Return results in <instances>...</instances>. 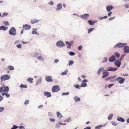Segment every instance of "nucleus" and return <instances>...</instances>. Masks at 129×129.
<instances>
[{"mask_svg": "<svg viewBox=\"0 0 129 129\" xmlns=\"http://www.w3.org/2000/svg\"><path fill=\"white\" fill-rule=\"evenodd\" d=\"M49 119V120L51 122H54L55 121V119H54L52 118H50Z\"/></svg>", "mask_w": 129, "mask_h": 129, "instance_id": "864d4df0", "label": "nucleus"}, {"mask_svg": "<svg viewBox=\"0 0 129 129\" xmlns=\"http://www.w3.org/2000/svg\"><path fill=\"white\" fill-rule=\"evenodd\" d=\"M29 100H26L24 102V104L25 105H27L28 104H29Z\"/></svg>", "mask_w": 129, "mask_h": 129, "instance_id": "c03bdc74", "label": "nucleus"}, {"mask_svg": "<svg viewBox=\"0 0 129 129\" xmlns=\"http://www.w3.org/2000/svg\"><path fill=\"white\" fill-rule=\"evenodd\" d=\"M40 20L34 19L33 20H31V23L32 24L37 23Z\"/></svg>", "mask_w": 129, "mask_h": 129, "instance_id": "aec40b11", "label": "nucleus"}, {"mask_svg": "<svg viewBox=\"0 0 129 129\" xmlns=\"http://www.w3.org/2000/svg\"><path fill=\"white\" fill-rule=\"evenodd\" d=\"M69 92H63L62 93V95L64 96L66 95H68L69 94Z\"/></svg>", "mask_w": 129, "mask_h": 129, "instance_id": "09e8293b", "label": "nucleus"}, {"mask_svg": "<svg viewBox=\"0 0 129 129\" xmlns=\"http://www.w3.org/2000/svg\"><path fill=\"white\" fill-rule=\"evenodd\" d=\"M125 54H123L120 57V60H122L123 58V57L125 56Z\"/></svg>", "mask_w": 129, "mask_h": 129, "instance_id": "603ef678", "label": "nucleus"}, {"mask_svg": "<svg viewBox=\"0 0 129 129\" xmlns=\"http://www.w3.org/2000/svg\"><path fill=\"white\" fill-rule=\"evenodd\" d=\"M37 58L38 60L42 61H43L44 60V58L43 57H42L40 55L38 56V57H37Z\"/></svg>", "mask_w": 129, "mask_h": 129, "instance_id": "a878e982", "label": "nucleus"}, {"mask_svg": "<svg viewBox=\"0 0 129 129\" xmlns=\"http://www.w3.org/2000/svg\"><path fill=\"white\" fill-rule=\"evenodd\" d=\"M8 67V68H9L10 70H13L14 69V67L12 66H9Z\"/></svg>", "mask_w": 129, "mask_h": 129, "instance_id": "ea45409f", "label": "nucleus"}, {"mask_svg": "<svg viewBox=\"0 0 129 129\" xmlns=\"http://www.w3.org/2000/svg\"><path fill=\"white\" fill-rule=\"evenodd\" d=\"M13 127L11 128V129H16L18 128V126H17L15 125H13Z\"/></svg>", "mask_w": 129, "mask_h": 129, "instance_id": "de8ad7c7", "label": "nucleus"}, {"mask_svg": "<svg viewBox=\"0 0 129 129\" xmlns=\"http://www.w3.org/2000/svg\"><path fill=\"white\" fill-rule=\"evenodd\" d=\"M89 15L88 14H85L82 15H80L79 17L83 19L86 20L88 17Z\"/></svg>", "mask_w": 129, "mask_h": 129, "instance_id": "1a4fd4ad", "label": "nucleus"}, {"mask_svg": "<svg viewBox=\"0 0 129 129\" xmlns=\"http://www.w3.org/2000/svg\"><path fill=\"white\" fill-rule=\"evenodd\" d=\"M4 88L3 91L4 92H8L9 90V88L8 86H5L4 85L2 86Z\"/></svg>", "mask_w": 129, "mask_h": 129, "instance_id": "4468645a", "label": "nucleus"}, {"mask_svg": "<svg viewBox=\"0 0 129 129\" xmlns=\"http://www.w3.org/2000/svg\"><path fill=\"white\" fill-rule=\"evenodd\" d=\"M60 122H59V123H57L56 124L55 127V128H58L60 127Z\"/></svg>", "mask_w": 129, "mask_h": 129, "instance_id": "72a5a7b5", "label": "nucleus"}, {"mask_svg": "<svg viewBox=\"0 0 129 129\" xmlns=\"http://www.w3.org/2000/svg\"><path fill=\"white\" fill-rule=\"evenodd\" d=\"M91 127L89 126L87 127L84 129H91Z\"/></svg>", "mask_w": 129, "mask_h": 129, "instance_id": "774afa93", "label": "nucleus"}, {"mask_svg": "<svg viewBox=\"0 0 129 129\" xmlns=\"http://www.w3.org/2000/svg\"><path fill=\"white\" fill-rule=\"evenodd\" d=\"M56 46L57 47L61 48L64 46L65 44L62 41L60 40L56 42Z\"/></svg>", "mask_w": 129, "mask_h": 129, "instance_id": "f257e3e1", "label": "nucleus"}, {"mask_svg": "<svg viewBox=\"0 0 129 129\" xmlns=\"http://www.w3.org/2000/svg\"><path fill=\"white\" fill-rule=\"evenodd\" d=\"M74 63V62L73 61H70L69 62L68 65L69 66H70L71 65H72Z\"/></svg>", "mask_w": 129, "mask_h": 129, "instance_id": "a19ab883", "label": "nucleus"}, {"mask_svg": "<svg viewBox=\"0 0 129 129\" xmlns=\"http://www.w3.org/2000/svg\"><path fill=\"white\" fill-rule=\"evenodd\" d=\"M4 109L3 107H0V112H2L4 110Z\"/></svg>", "mask_w": 129, "mask_h": 129, "instance_id": "8fccbe9b", "label": "nucleus"}, {"mask_svg": "<svg viewBox=\"0 0 129 129\" xmlns=\"http://www.w3.org/2000/svg\"><path fill=\"white\" fill-rule=\"evenodd\" d=\"M65 43L67 46V48H68L70 49L71 48L70 43L68 41H66L65 42Z\"/></svg>", "mask_w": 129, "mask_h": 129, "instance_id": "5701e85b", "label": "nucleus"}, {"mask_svg": "<svg viewBox=\"0 0 129 129\" xmlns=\"http://www.w3.org/2000/svg\"><path fill=\"white\" fill-rule=\"evenodd\" d=\"M114 64L115 65L119 67L121 65V62L119 59H117L114 62Z\"/></svg>", "mask_w": 129, "mask_h": 129, "instance_id": "9b49d317", "label": "nucleus"}, {"mask_svg": "<svg viewBox=\"0 0 129 129\" xmlns=\"http://www.w3.org/2000/svg\"><path fill=\"white\" fill-rule=\"evenodd\" d=\"M17 47L19 48H21L22 47V45L20 44H18L16 45Z\"/></svg>", "mask_w": 129, "mask_h": 129, "instance_id": "a18cd8bd", "label": "nucleus"}, {"mask_svg": "<svg viewBox=\"0 0 129 129\" xmlns=\"http://www.w3.org/2000/svg\"><path fill=\"white\" fill-rule=\"evenodd\" d=\"M117 69V68H114L112 67L109 66L107 67V70L111 71H114L116 70Z\"/></svg>", "mask_w": 129, "mask_h": 129, "instance_id": "6e6552de", "label": "nucleus"}, {"mask_svg": "<svg viewBox=\"0 0 129 129\" xmlns=\"http://www.w3.org/2000/svg\"><path fill=\"white\" fill-rule=\"evenodd\" d=\"M9 34L11 35H16V29L14 27H12L9 31Z\"/></svg>", "mask_w": 129, "mask_h": 129, "instance_id": "7ed1b4c3", "label": "nucleus"}, {"mask_svg": "<svg viewBox=\"0 0 129 129\" xmlns=\"http://www.w3.org/2000/svg\"><path fill=\"white\" fill-rule=\"evenodd\" d=\"M8 15V13L6 12H4L3 13L2 17H4L7 16Z\"/></svg>", "mask_w": 129, "mask_h": 129, "instance_id": "5fc2aeb1", "label": "nucleus"}, {"mask_svg": "<svg viewBox=\"0 0 129 129\" xmlns=\"http://www.w3.org/2000/svg\"><path fill=\"white\" fill-rule=\"evenodd\" d=\"M127 45V43H118L116 44L114 46V47H116L118 46V48H120L123 47L124 46H125Z\"/></svg>", "mask_w": 129, "mask_h": 129, "instance_id": "423d86ee", "label": "nucleus"}, {"mask_svg": "<svg viewBox=\"0 0 129 129\" xmlns=\"http://www.w3.org/2000/svg\"><path fill=\"white\" fill-rule=\"evenodd\" d=\"M88 81L86 79H84L83 80L82 82L83 83H85V82H87Z\"/></svg>", "mask_w": 129, "mask_h": 129, "instance_id": "0e129e2a", "label": "nucleus"}, {"mask_svg": "<svg viewBox=\"0 0 129 129\" xmlns=\"http://www.w3.org/2000/svg\"><path fill=\"white\" fill-rule=\"evenodd\" d=\"M112 125L114 126H116L117 125V123L115 122L112 121Z\"/></svg>", "mask_w": 129, "mask_h": 129, "instance_id": "3c124183", "label": "nucleus"}, {"mask_svg": "<svg viewBox=\"0 0 129 129\" xmlns=\"http://www.w3.org/2000/svg\"><path fill=\"white\" fill-rule=\"evenodd\" d=\"M69 54L70 56H74L75 54V53L72 51H70L69 52Z\"/></svg>", "mask_w": 129, "mask_h": 129, "instance_id": "f704fd0d", "label": "nucleus"}, {"mask_svg": "<svg viewBox=\"0 0 129 129\" xmlns=\"http://www.w3.org/2000/svg\"><path fill=\"white\" fill-rule=\"evenodd\" d=\"M33 80V79L31 78H29L27 79L28 81L30 83H31L33 82V81H32Z\"/></svg>", "mask_w": 129, "mask_h": 129, "instance_id": "e433bc0d", "label": "nucleus"}, {"mask_svg": "<svg viewBox=\"0 0 129 129\" xmlns=\"http://www.w3.org/2000/svg\"><path fill=\"white\" fill-rule=\"evenodd\" d=\"M87 86V84L86 83H83L81 85L80 87H85Z\"/></svg>", "mask_w": 129, "mask_h": 129, "instance_id": "473e14b6", "label": "nucleus"}, {"mask_svg": "<svg viewBox=\"0 0 129 129\" xmlns=\"http://www.w3.org/2000/svg\"><path fill=\"white\" fill-rule=\"evenodd\" d=\"M97 22V20H94L92 21L91 20H89L88 22L90 25H94Z\"/></svg>", "mask_w": 129, "mask_h": 129, "instance_id": "dca6fc26", "label": "nucleus"}, {"mask_svg": "<svg viewBox=\"0 0 129 129\" xmlns=\"http://www.w3.org/2000/svg\"><path fill=\"white\" fill-rule=\"evenodd\" d=\"M41 81L42 80L41 78H40L37 81L36 84V85L37 86L38 84H40L41 83Z\"/></svg>", "mask_w": 129, "mask_h": 129, "instance_id": "393cba45", "label": "nucleus"}, {"mask_svg": "<svg viewBox=\"0 0 129 129\" xmlns=\"http://www.w3.org/2000/svg\"><path fill=\"white\" fill-rule=\"evenodd\" d=\"M113 116V114H110L108 117V119L109 120H111V119L112 117Z\"/></svg>", "mask_w": 129, "mask_h": 129, "instance_id": "4c0bfd02", "label": "nucleus"}, {"mask_svg": "<svg viewBox=\"0 0 129 129\" xmlns=\"http://www.w3.org/2000/svg\"><path fill=\"white\" fill-rule=\"evenodd\" d=\"M10 75L7 74L3 75H1L0 77V79L1 81L3 80L5 81L6 80H8L10 79Z\"/></svg>", "mask_w": 129, "mask_h": 129, "instance_id": "f03ea898", "label": "nucleus"}, {"mask_svg": "<svg viewBox=\"0 0 129 129\" xmlns=\"http://www.w3.org/2000/svg\"><path fill=\"white\" fill-rule=\"evenodd\" d=\"M7 27H5L3 26H2L0 27V30H3L4 31L7 30L8 29Z\"/></svg>", "mask_w": 129, "mask_h": 129, "instance_id": "412c9836", "label": "nucleus"}, {"mask_svg": "<svg viewBox=\"0 0 129 129\" xmlns=\"http://www.w3.org/2000/svg\"><path fill=\"white\" fill-rule=\"evenodd\" d=\"M74 100L76 102L79 101L81 100L80 98L77 96H75L74 97Z\"/></svg>", "mask_w": 129, "mask_h": 129, "instance_id": "b1692460", "label": "nucleus"}, {"mask_svg": "<svg viewBox=\"0 0 129 129\" xmlns=\"http://www.w3.org/2000/svg\"><path fill=\"white\" fill-rule=\"evenodd\" d=\"M68 72V70H66L65 71L62 72L61 73V74L62 75H66Z\"/></svg>", "mask_w": 129, "mask_h": 129, "instance_id": "58836bf2", "label": "nucleus"}, {"mask_svg": "<svg viewBox=\"0 0 129 129\" xmlns=\"http://www.w3.org/2000/svg\"><path fill=\"white\" fill-rule=\"evenodd\" d=\"M57 8H56V10H61L62 9V4L61 3H59L57 5Z\"/></svg>", "mask_w": 129, "mask_h": 129, "instance_id": "a211bd4d", "label": "nucleus"}, {"mask_svg": "<svg viewBox=\"0 0 129 129\" xmlns=\"http://www.w3.org/2000/svg\"><path fill=\"white\" fill-rule=\"evenodd\" d=\"M82 47V46L80 45L78 47V50H81Z\"/></svg>", "mask_w": 129, "mask_h": 129, "instance_id": "6e6d98bb", "label": "nucleus"}, {"mask_svg": "<svg viewBox=\"0 0 129 129\" xmlns=\"http://www.w3.org/2000/svg\"><path fill=\"white\" fill-rule=\"evenodd\" d=\"M115 18V17L114 16L112 17H110L109 19V21H111L113 20Z\"/></svg>", "mask_w": 129, "mask_h": 129, "instance_id": "13d9d810", "label": "nucleus"}, {"mask_svg": "<svg viewBox=\"0 0 129 129\" xmlns=\"http://www.w3.org/2000/svg\"><path fill=\"white\" fill-rule=\"evenodd\" d=\"M60 90L59 86L58 85L54 86L52 87V91L53 92H57Z\"/></svg>", "mask_w": 129, "mask_h": 129, "instance_id": "20e7f679", "label": "nucleus"}, {"mask_svg": "<svg viewBox=\"0 0 129 129\" xmlns=\"http://www.w3.org/2000/svg\"><path fill=\"white\" fill-rule=\"evenodd\" d=\"M20 87L21 88H26L27 87V86L25 85H24L23 84H21L20 86Z\"/></svg>", "mask_w": 129, "mask_h": 129, "instance_id": "2f4dec72", "label": "nucleus"}, {"mask_svg": "<svg viewBox=\"0 0 129 129\" xmlns=\"http://www.w3.org/2000/svg\"><path fill=\"white\" fill-rule=\"evenodd\" d=\"M114 54L115 55L116 57L117 58H118L120 56V54L119 53H118L117 52H116L114 53Z\"/></svg>", "mask_w": 129, "mask_h": 129, "instance_id": "c85d7f7f", "label": "nucleus"}, {"mask_svg": "<svg viewBox=\"0 0 129 129\" xmlns=\"http://www.w3.org/2000/svg\"><path fill=\"white\" fill-rule=\"evenodd\" d=\"M104 70V68L103 67L100 68L98 70V74L99 75L101 72L102 71V70Z\"/></svg>", "mask_w": 129, "mask_h": 129, "instance_id": "cd10ccee", "label": "nucleus"}, {"mask_svg": "<svg viewBox=\"0 0 129 129\" xmlns=\"http://www.w3.org/2000/svg\"><path fill=\"white\" fill-rule=\"evenodd\" d=\"M117 120L119 121H120L122 122H124L125 120L123 118L121 117H119L117 118Z\"/></svg>", "mask_w": 129, "mask_h": 129, "instance_id": "4be33fe9", "label": "nucleus"}, {"mask_svg": "<svg viewBox=\"0 0 129 129\" xmlns=\"http://www.w3.org/2000/svg\"><path fill=\"white\" fill-rule=\"evenodd\" d=\"M74 87L78 89H80V88L79 86V85H73Z\"/></svg>", "mask_w": 129, "mask_h": 129, "instance_id": "79ce46f5", "label": "nucleus"}, {"mask_svg": "<svg viewBox=\"0 0 129 129\" xmlns=\"http://www.w3.org/2000/svg\"><path fill=\"white\" fill-rule=\"evenodd\" d=\"M46 80L48 82H51L53 81L52 79H51V77L50 76H47L45 77Z\"/></svg>", "mask_w": 129, "mask_h": 129, "instance_id": "ddd939ff", "label": "nucleus"}, {"mask_svg": "<svg viewBox=\"0 0 129 129\" xmlns=\"http://www.w3.org/2000/svg\"><path fill=\"white\" fill-rule=\"evenodd\" d=\"M94 29V28H91L90 29H89L88 31V33H90Z\"/></svg>", "mask_w": 129, "mask_h": 129, "instance_id": "37998d69", "label": "nucleus"}, {"mask_svg": "<svg viewBox=\"0 0 129 129\" xmlns=\"http://www.w3.org/2000/svg\"><path fill=\"white\" fill-rule=\"evenodd\" d=\"M107 58L106 57H104V59L103 62H106L107 61Z\"/></svg>", "mask_w": 129, "mask_h": 129, "instance_id": "4d7b16f0", "label": "nucleus"}, {"mask_svg": "<svg viewBox=\"0 0 129 129\" xmlns=\"http://www.w3.org/2000/svg\"><path fill=\"white\" fill-rule=\"evenodd\" d=\"M5 95H6V97L7 98H9L10 96V94L7 93H6Z\"/></svg>", "mask_w": 129, "mask_h": 129, "instance_id": "338daca9", "label": "nucleus"}, {"mask_svg": "<svg viewBox=\"0 0 129 129\" xmlns=\"http://www.w3.org/2000/svg\"><path fill=\"white\" fill-rule=\"evenodd\" d=\"M71 117H69L67 118L66 120H65L64 121V122H70V121H71Z\"/></svg>", "mask_w": 129, "mask_h": 129, "instance_id": "c756f323", "label": "nucleus"}, {"mask_svg": "<svg viewBox=\"0 0 129 129\" xmlns=\"http://www.w3.org/2000/svg\"><path fill=\"white\" fill-rule=\"evenodd\" d=\"M32 33L33 34H35L38 35H39V34L38 33L37 31L34 30H33L32 31Z\"/></svg>", "mask_w": 129, "mask_h": 129, "instance_id": "49530a36", "label": "nucleus"}, {"mask_svg": "<svg viewBox=\"0 0 129 129\" xmlns=\"http://www.w3.org/2000/svg\"><path fill=\"white\" fill-rule=\"evenodd\" d=\"M54 3L53 2L51 1L48 3V4L51 5H53L54 4Z\"/></svg>", "mask_w": 129, "mask_h": 129, "instance_id": "bf43d9fd", "label": "nucleus"}, {"mask_svg": "<svg viewBox=\"0 0 129 129\" xmlns=\"http://www.w3.org/2000/svg\"><path fill=\"white\" fill-rule=\"evenodd\" d=\"M59 60L58 59H55L54 60V63H57L59 61Z\"/></svg>", "mask_w": 129, "mask_h": 129, "instance_id": "e2e57ef3", "label": "nucleus"}, {"mask_svg": "<svg viewBox=\"0 0 129 129\" xmlns=\"http://www.w3.org/2000/svg\"><path fill=\"white\" fill-rule=\"evenodd\" d=\"M113 84H109L108 85V87L109 88H110L113 85Z\"/></svg>", "mask_w": 129, "mask_h": 129, "instance_id": "69168bd1", "label": "nucleus"}, {"mask_svg": "<svg viewBox=\"0 0 129 129\" xmlns=\"http://www.w3.org/2000/svg\"><path fill=\"white\" fill-rule=\"evenodd\" d=\"M103 126L102 125H99L96 126L95 128V129H101V127Z\"/></svg>", "mask_w": 129, "mask_h": 129, "instance_id": "c9c22d12", "label": "nucleus"}, {"mask_svg": "<svg viewBox=\"0 0 129 129\" xmlns=\"http://www.w3.org/2000/svg\"><path fill=\"white\" fill-rule=\"evenodd\" d=\"M3 23L6 26H8L9 25V23L7 21H4Z\"/></svg>", "mask_w": 129, "mask_h": 129, "instance_id": "7c9ffc66", "label": "nucleus"}, {"mask_svg": "<svg viewBox=\"0 0 129 129\" xmlns=\"http://www.w3.org/2000/svg\"><path fill=\"white\" fill-rule=\"evenodd\" d=\"M114 8L113 6L112 5H108L106 7V10L108 12H110Z\"/></svg>", "mask_w": 129, "mask_h": 129, "instance_id": "f8f14e48", "label": "nucleus"}, {"mask_svg": "<svg viewBox=\"0 0 129 129\" xmlns=\"http://www.w3.org/2000/svg\"><path fill=\"white\" fill-rule=\"evenodd\" d=\"M3 87L2 86L0 87V93L2 92L3 91Z\"/></svg>", "mask_w": 129, "mask_h": 129, "instance_id": "680f3d73", "label": "nucleus"}, {"mask_svg": "<svg viewBox=\"0 0 129 129\" xmlns=\"http://www.w3.org/2000/svg\"><path fill=\"white\" fill-rule=\"evenodd\" d=\"M23 27L24 28L25 30H29L31 28V26L29 25H28L27 24H26L24 25L23 26Z\"/></svg>", "mask_w": 129, "mask_h": 129, "instance_id": "6ab92c4d", "label": "nucleus"}, {"mask_svg": "<svg viewBox=\"0 0 129 129\" xmlns=\"http://www.w3.org/2000/svg\"><path fill=\"white\" fill-rule=\"evenodd\" d=\"M115 60V57L114 55H113L109 58L108 60L109 62H112L114 61Z\"/></svg>", "mask_w": 129, "mask_h": 129, "instance_id": "9d476101", "label": "nucleus"}, {"mask_svg": "<svg viewBox=\"0 0 129 129\" xmlns=\"http://www.w3.org/2000/svg\"><path fill=\"white\" fill-rule=\"evenodd\" d=\"M102 74V78H104L108 76L109 73L107 70H105L103 72Z\"/></svg>", "mask_w": 129, "mask_h": 129, "instance_id": "0eeeda50", "label": "nucleus"}, {"mask_svg": "<svg viewBox=\"0 0 129 129\" xmlns=\"http://www.w3.org/2000/svg\"><path fill=\"white\" fill-rule=\"evenodd\" d=\"M112 13V12H110L109 13H108V14L107 15L108 17L110 16Z\"/></svg>", "mask_w": 129, "mask_h": 129, "instance_id": "052dcab7", "label": "nucleus"}, {"mask_svg": "<svg viewBox=\"0 0 129 129\" xmlns=\"http://www.w3.org/2000/svg\"><path fill=\"white\" fill-rule=\"evenodd\" d=\"M44 95L46 96L47 97H51V93L49 92L46 91H45L44 92Z\"/></svg>", "mask_w": 129, "mask_h": 129, "instance_id": "2eb2a0df", "label": "nucleus"}, {"mask_svg": "<svg viewBox=\"0 0 129 129\" xmlns=\"http://www.w3.org/2000/svg\"><path fill=\"white\" fill-rule=\"evenodd\" d=\"M124 50L125 53H129V47L126 45L124 47Z\"/></svg>", "mask_w": 129, "mask_h": 129, "instance_id": "f3484780", "label": "nucleus"}, {"mask_svg": "<svg viewBox=\"0 0 129 129\" xmlns=\"http://www.w3.org/2000/svg\"><path fill=\"white\" fill-rule=\"evenodd\" d=\"M125 80V79L121 77H118L115 79L114 80L118 81V82L119 83L122 84L124 82Z\"/></svg>", "mask_w": 129, "mask_h": 129, "instance_id": "39448f33", "label": "nucleus"}, {"mask_svg": "<svg viewBox=\"0 0 129 129\" xmlns=\"http://www.w3.org/2000/svg\"><path fill=\"white\" fill-rule=\"evenodd\" d=\"M57 116L59 118H61L62 117V116L61 114L59 112H57Z\"/></svg>", "mask_w": 129, "mask_h": 129, "instance_id": "bb28decb", "label": "nucleus"}]
</instances>
